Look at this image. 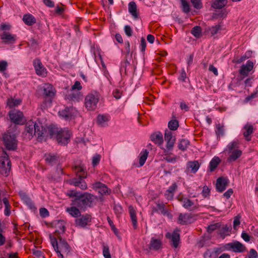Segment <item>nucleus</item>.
<instances>
[{"label":"nucleus","instance_id":"obj_37","mask_svg":"<svg viewBox=\"0 0 258 258\" xmlns=\"http://www.w3.org/2000/svg\"><path fill=\"white\" fill-rule=\"evenodd\" d=\"M43 94L46 96H52L54 94L53 86L49 84H45L43 87Z\"/></svg>","mask_w":258,"mask_h":258},{"label":"nucleus","instance_id":"obj_47","mask_svg":"<svg viewBox=\"0 0 258 258\" xmlns=\"http://www.w3.org/2000/svg\"><path fill=\"white\" fill-rule=\"evenodd\" d=\"M191 34L197 38H199L201 35V28L200 26L194 27L191 31Z\"/></svg>","mask_w":258,"mask_h":258},{"label":"nucleus","instance_id":"obj_36","mask_svg":"<svg viewBox=\"0 0 258 258\" xmlns=\"http://www.w3.org/2000/svg\"><path fill=\"white\" fill-rule=\"evenodd\" d=\"M149 152L147 150H142L139 155V167H141L143 166L145 164L148 156Z\"/></svg>","mask_w":258,"mask_h":258},{"label":"nucleus","instance_id":"obj_13","mask_svg":"<svg viewBox=\"0 0 258 258\" xmlns=\"http://www.w3.org/2000/svg\"><path fill=\"white\" fill-rule=\"evenodd\" d=\"M179 201L182 203V206L185 209L189 211H195L199 207L198 204H195L194 202L187 198H182Z\"/></svg>","mask_w":258,"mask_h":258},{"label":"nucleus","instance_id":"obj_42","mask_svg":"<svg viewBox=\"0 0 258 258\" xmlns=\"http://www.w3.org/2000/svg\"><path fill=\"white\" fill-rule=\"evenodd\" d=\"M189 145V142L187 140L181 139L178 144V147L179 149L184 151L186 149Z\"/></svg>","mask_w":258,"mask_h":258},{"label":"nucleus","instance_id":"obj_33","mask_svg":"<svg viewBox=\"0 0 258 258\" xmlns=\"http://www.w3.org/2000/svg\"><path fill=\"white\" fill-rule=\"evenodd\" d=\"M200 167V164L198 161H189L187 163V168L190 169L191 172L195 173Z\"/></svg>","mask_w":258,"mask_h":258},{"label":"nucleus","instance_id":"obj_35","mask_svg":"<svg viewBox=\"0 0 258 258\" xmlns=\"http://www.w3.org/2000/svg\"><path fill=\"white\" fill-rule=\"evenodd\" d=\"M72 206L70 208H68L67 211L72 216L74 217H78L80 216L81 213L79 210L80 209L78 206L75 205H72Z\"/></svg>","mask_w":258,"mask_h":258},{"label":"nucleus","instance_id":"obj_34","mask_svg":"<svg viewBox=\"0 0 258 258\" xmlns=\"http://www.w3.org/2000/svg\"><path fill=\"white\" fill-rule=\"evenodd\" d=\"M128 11L136 19L138 18V13L137 12V7L134 2H131L128 4Z\"/></svg>","mask_w":258,"mask_h":258},{"label":"nucleus","instance_id":"obj_41","mask_svg":"<svg viewBox=\"0 0 258 258\" xmlns=\"http://www.w3.org/2000/svg\"><path fill=\"white\" fill-rule=\"evenodd\" d=\"M164 160H166L167 162L169 163H175L177 161V157L175 155L171 157L169 152L164 153Z\"/></svg>","mask_w":258,"mask_h":258},{"label":"nucleus","instance_id":"obj_25","mask_svg":"<svg viewBox=\"0 0 258 258\" xmlns=\"http://www.w3.org/2000/svg\"><path fill=\"white\" fill-rule=\"evenodd\" d=\"M110 116L107 114H99L97 117V122L101 127H105L108 125V122L110 120Z\"/></svg>","mask_w":258,"mask_h":258},{"label":"nucleus","instance_id":"obj_17","mask_svg":"<svg viewBox=\"0 0 258 258\" xmlns=\"http://www.w3.org/2000/svg\"><path fill=\"white\" fill-rule=\"evenodd\" d=\"M166 237L171 239V245L175 248L178 246L180 240V235L177 231H174L172 234L167 233Z\"/></svg>","mask_w":258,"mask_h":258},{"label":"nucleus","instance_id":"obj_55","mask_svg":"<svg viewBox=\"0 0 258 258\" xmlns=\"http://www.w3.org/2000/svg\"><path fill=\"white\" fill-rule=\"evenodd\" d=\"M221 29V26L220 25H217L215 26L212 27L210 29V31L211 32V34L212 35H214L215 34H217L218 32Z\"/></svg>","mask_w":258,"mask_h":258},{"label":"nucleus","instance_id":"obj_24","mask_svg":"<svg viewBox=\"0 0 258 258\" xmlns=\"http://www.w3.org/2000/svg\"><path fill=\"white\" fill-rule=\"evenodd\" d=\"M46 134V129L44 128L40 122H36L34 135L37 136L38 138L41 139L45 136Z\"/></svg>","mask_w":258,"mask_h":258},{"label":"nucleus","instance_id":"obj_49","mask_svg":"<svg viewBox=\"0 0 258 258\" xmlns=\"http://www.w3.org/2000/svg\"><path fill=\"white\" fill-rule=\"evenodd\" d=\"M183 11L188 13L190 11V8L188 3L185 0H181Z\"/></svg>","mask_w":258,"mask_h":258},{"label":"nucleus","instance_id":"obj_60","mask_svg":"<svg viewBox=\"0 0 258 258\" xmlns=\"http://www.w3.org/2000/svg\"><path fill=\"white\" fill-rule=\"evenodd\" d=\"M228 12L226 10L223 9L220 12H217L215 15L218 18H225L226 17Z\"/></svg>","mask_w":258,"mask_h":258},{"label":"nucleus","instance_id":"obj_5","mask_svg":"<svg viewBox=\"0 0 258 258\" xmlns=\"http://www.w3.org/2000/svg\"><path fill=\"white\" fill-rule=\"evenodd\" d=\"M239 141H234L229 143L225 149L224 152H227L229 155L227 161L233 162L235 161L242 155V151L238 149Z\"/></svg>","mask_w":258,"mask_h":258},{"label":"nucleus","instance_id":"obj_45","mask_svg":"<svg viewBox=\"0 0 258 258\" xmlns=\"http://www.w3.org/2000/svg\"><path fill=\"white\" fill-rule=\"evenodd\" d=\"M3 201L5 206V215L7 216H9L11 214V205H10L9 201L7 198H4Z\"/></svg>","mask_w":258,"mask_h":258},{"label":"nucleus","instance_id":"obj_39","mask_svg":"<svg viewBox=\"0 0 258 258\" xmlns=\"http://www.w3.org/2000/svg\"><path fill=\"white\" fill-rule=\"evenodd\" d=\"M221 160L218 157H214L210 162L209 169L210 171H213L218 166Z\"/></svg>","mask_w":258,"mask_h":258},{"label":"nucleus","instance_id":"obj_23","mask_svg":"<svg viewBox=\"0 0 258 258\" xmlns=\"http://www.w3.org/2000/svg\"><path fill=\"white\" fill-rule=\"evenodd\" d=\"M151 140L159 146H162L163 143V135L160 132L153 133L150 136Z\"/></svg>","mask_w":258,"mask_h":258},{"label":"nucleus","instance_id":"obj_21","mask_svg":"<svg viewBox=\"0 0 258 258\" xmlns=\"http://www.w3.org/2000/svg\"><path fill=\"white\" fill-rule=\"evenodd\" d=\"M177 185L175 182L172 184L171 186L165 191L164 196L167 200H172L174 194L177 190Z\"/></svg>","mask_w":258,"mask_h":258},{"label":"nucleus","instance_id":"obj_10","mask_svg":"<svg viewBox=\"0 0 258 258\" xmlns=\"http://www.w3.org/2000/svg\"><path fill=\"white\" fill-rule=\"evenodd\" d=\"M9 116L11 121L16 124H22L25 121L23 113L20 110H11L9 113Z\"/></svg>","mask_w":258,"mask_h":258},{"label":"nucleus","instance_id":"obj_32","mask_svg":"<svg viewBox=\"0 0 258 258\" xmlns=\"http://www.w3.org/2000/svg\"><path fill=\"white\" fill-rule=\"evenodd\" d=\"M67 97L70 100L78 101L82 98V95L79 91L75 92L71 90L70 92L67 95Z\"/></svg>","mask_w":258,"mask_h":258},{"label":"nucleus","instance_id":"obj_22","mask_svg":"<svg viewBox=\"0 0 258 258\" xmlns=\"http://www.w3.org/2000/svg\"><path fill=\"white\" fill-rule=\"evenodd\" d=\"M228 180L224 177H219L217 179L216 182V189L219 192L223 191L228 185Z\"/></svg>","mask_w":258,"mask_h":258},{"label":"nucleus","instance_id":"obj_3","mask_svg":"<svg viewBox=\"0 0 258 258\" xmlns=\"http://www.w3.org/2000/svg\"><path fill=\"white\" fill-rule=\"evenodd\" d=\"M74 169L77 173L78 177L73 178L67 180V183L70 185L79 187L82 190L87 189L88 187L87 184L84 180L86 177V173L84 167L81 165L76 166L74 167Z\"/></svg>","mask_w":258,"mask_h":258},{"label":"nucleus","instance_id":"obj_12","mask_svg":"<svg viewBox=\"0 0 258 258\" xmlns=\"http://www.w3.org/2000/svg\"><path fill=\"white\" fill-rule=\"evenodd\" d=\"M77 113V110L73 107H66L63 110L58 112L59 115L67 120L72 119Z\"/></svg>","mask_w":258,"mask_h":258},{"label":"nucleus","instance_id":"obj_43","mask_svg":"<svg viewBox=\"0 0 258 258\" xmlns=\"http://www.w3.org/2000/svg\"><path fill=\"white\" fill-rule=\"evenodd\" d=\"M226 0H215L212 7L214 9H221L225 6Z\"/></svg>","mask_w":258,"mask_h":258},{"label":"nucleus","instance_id":"obj_59","mask_svg":"<svg viewBox=\"0 0 258 258\" xmlns=\"http://www.w3.org/2000/svg\"><path fill=\"white\" fill-rule=\"evenodd\" d=\"M8 67V62L6 60H0V72L6 71Z\"/></svg>","mask_w":258,"mask_h":258},{"label":"nucleus","instance_id":"obj_61","mask_svg":"<svg viewBox=\"0 0 258 258\" xmlns=\"http://www.w3.org/2000/svg\"><path fill=\"white\" fill-rule=\"evenodd\" d=\"M48 134H49V135L51 138L53 136H54V135H57V133L59 132V131H58V130L57 128H54V127H49L48 128Z\"/></svg>","mask_w":258,"mask_h":258},{"label":"nucleus","instance_id":"obj_11","mask_svg":"<svg viewBox=\"0 0 258 258\" xmlns=\"http://www.w3.org/2000/svg\"><path fill=\"white\" fill-rule=\"evenodd\" d=\"M33 65L37 75L41 77H45L47 75V70L42 63L39 58H35L33 60Z\"/></svg>","mask_w":258,"mask_h":258},{"label":"nucleus","instance_id":"obj_1","mask_svg":"<svg viewBox=\"0 0 258 258\" xmlns=\"http://www.w3.org/2000/svg\"><path fill=\"white\" fill-rule=\"evenodd\" d=\"M66 195L72 200L71 205H75L80 209H85L87 207H91L94 202L95 197L88 192L82 194L75 190H71L66 193Z\"/></svg>","mask_w":258,"mask_h":258},{"label":"nucleus","instance_id":"obj_9","mask_svg":"<svg viewBox=\"0 0 258 258\" xmlns=\"http://www.w3.org/2000/svg\"><path fill=\"white\" fill-rule=\"evenodd\" d=\"M72 135V132L69 130L61 129L57 133L56 140L61 145H66L70 142Z\"/></svg>","mask_w":258,"mask_h":258},{"label":"nucleus","instance_id":"obj_57","mask_svg":"<svg viewBox=\"0 0 258 258\" xmlns=\"http://www.w3.org/2000/svg\"><path fill=\"white\" fill-rule=\"evenodd\" d=\"M101 159V156L99 154L95 155L92 159V165L93 166L99 164Z\"/></svg>","mask_w":258,"mask_h":258},{"label":"nucleus","instance_id":"obj_31","mask_svg":"<svg viewBox=\"0 0 258 258\" xmlns=\"http://www.w3.org/2000/svg\"><path fill=\"white\" fill-rule=\"evenodd\" d=\"M23 21L26 25L28 26H32L36 22L35 17L30 14L24 15L23 17Z\"/></svg>","mask_w":258,"mask_h":258},{"label":"nucleus","instance_id":"obj_15","mask_svg":"<svg viewBox=\"0 0 258 258\" xmlns=\"http://www.w3.org/2000/svg\"><path fill=\"white\" fill-rule=\"evenodd\" d=\"M91 221V216L88 214H85L83 215L80 218H77L75 222L77 226L84 228L90 224Z\"/></svg>","mask_w":258,"mask_h":258},{"label":"nucleus","instance_id":"obj_52","mask_svg":"<svg viewBox=\"0 0 258 258\" xmlns=\"http://www.w3.org/2000/svg\"><path fill=\"white\" fill-rule=\"evenodd\" d=\"M103 254L105 258H111L109 247L107 245L103 246Z\"/></svg>","mask_w":258,"mask_h":258},{"label":"nucleus","instance_id":"obj_62","mask_svg":"<svg viewBox=\"0 0 258 258\" xmlns=\"http://www.w3.org/2000/svg\"><path fill=\"white\" fill-rule=\"evenodd\" d=\"M124 32L125 34L128 37H131L132 35L133 30L129 25H125L124 26Z\"/></svg>","mask_w":258,"mask_h":258},{"label":"nucleus","instance_id":"obj_40","mask_svg":"<svg viewBox=\"0 0 258 258\" xmlns=\"http://www.w3.org/2000/svg\"><path fill=\"white\" fill-rule=\"evenodd\" d=\"M21 102L22 100L20 99H14L13 98H11L8 100L7 105L10 108H13L20 105Z\"/></svg>","mask_w":258,"mask_h":258},{"label":"nucleus","instance_id":"obj_7","mask_svg":"<svg viewBox=\"0 0 258 258\" xmlns=\"http://www.w3.org/2000/svg\"><path fill=\"white\" fill-rule=\"evenodd\" d=\"M11 163L8 156L5 154L4 156L0 157V174L7 177L11 171Z\"/></svg>","mask_w":258,"mask_h":258},{"label":"nucleus","instance_id":"obj_2","mask_svg":"<svg viewBox=\"0 0 258 258\" xmlns=\"http://www.w3.org/2000/svg\"><path fill=\"white\" fill-rule=\"evenodd\" d=\"M49 238L52 246L59 258H64V255L67 256L70 253L71 247L66 240L58 237L59 241H57L56 238L51 234H49Z\"/></svg>","mask_w":258,"mask_h":258},{"label":"nucleus","instance_id":"obj_63","mask_svg":"<svg viewBox=\"0 0 258 258\" xmlns=\"http://www.w3.org/2000/svg\"><path fill=\"white\" fill-rule=\"evenodd\" d=\"M40 215L42 217H46L49 215L48 210L44 208H41L39 211Z\"/></svg>","mask_w":258,"mask_h":258},{"label":"nucleus","instance_id":"obj_19","mask_svg":"<svg viewBox=\"0 0 258 258\" xmlns=\"http://www.w3.org/2000/svg\"><path fill=\"white\" fill-rule=\"evenodd\" d=\"M36 124V122L32 120H30L26 123L25 132L26 133V135L28 134L29 139L32 138L34 135Z\"/></svg>","mask_w":258,"mask_h":258},{"label":"nucleus","instance_id":"obj_48","mask_svg":"<svg viewBox=\"0 0 258 258\" xmlns=\"http://www.w3.org/2000/svg\"><path fill=\"white\" fill-rule=\"evenodd\" d=\"M222 251V249L221 248H215L213 251H210L209 250L206 251L205 252L206 256L208 255L209 254L210 255H214L213 257L210 258H216L218 254L221 253Z\"/></svg>","mask_w":258,"mask_h":258},{"label":"nucleus","instance_id":"obj_27","mask_svg":"<svg viewBox=\"0 0 258 258\" xmlns=\"http://www.w3.org/2000/svg\"><path fill=\"white\" fill-rule=\"evenodd\" d=\"M161 245L162 242L161 240L152 237L151 239L149 248L151 250H157L161 248Z\"/></svg>","mask_w":258,"mask_h":258},{"label":"nucleus","instance_id":"obj_56","mask_svg":"<svg viewBox=\"0 0 258 258\" xmlns=\"http://www.w3.org/2000/svg\"><path fill=\"white\" fill-rule=\"evenodd\" d=\"M157 210L160 211L163 214H165L167 212L165 209V205L164 204L158 203L157 204Z\"/></svg>","mask_w":258,"mask_h":258},{"label":"nucleus","instance_id":"obj_26","mask_svg":"<svg viewBox=\"0 0 258 258\" xmlns=\"http://www.w3.org/2000/svg\"><path fill=\"white\" fill-rule=\"evenodd\" d=\"M243 136L245 138V139L247 141L251 140V135L253 132V126L249 123H246L243 127Z\"/></svg>","mask_w":258,"mask_h":258},{"label":"nucleus","instance_id":"obj_50","mask_svg":"<svg viewBox=\"0 0 258 258\" xmlns=\"http://www.w3.org/2000/svg\"><path fill=\"white\" fill-rule=\"evenodd\" d=\"M220 226V225L218 223H216L213 224H211L207 227V231L211 233L216 229L219 228Z\"/></svg>","mask_w":258,"mask_h":258},{"label":"nucleus","instance_id":"obj_51","mask_svg":"<svg viewBox=\"0 0 258 258\" xmlns=\"http://www.w3.org/2000/svg\"><path fill=\"white\" fill-rule=\"evenodd\" d=\"M82 88V85L81 84V83L78 81H76L74 84L72 86L71 89L72 91H75L77 90L79 92L80 90H81Z\"/></svg>","mask_w":258,"mask_h":258},{"label":"nucleus","instance_id":"obj_29","mask_svg":"<svg viewBox=\"0 0 258 258\" xmlns=\"http://www.w3.org/2000/svg\"><path fill=\"white\" fill-rule=\"evenodd\" d=\"M128 211L134 228L136 229L138 225L136 211L132 206L128 207Z\"/></svg>","mask_w":258,"mask_h":258},{"label":"nucleus","instance_id":"obj_54","mask_svg":"<svg viewBox=\"0 0 258 258\" xmlns=\"http://www.w3.org/2000/svg\"><path fill=\"white\" fill-rule=\"evenodd\" d=\"M57 159V157L56 155L49 154L46 157V161L49 163H52L55 162Z\"/></svg>","mask_w":258,"mask_h":258},{"label":"nucleus","instance_id":"obj_20","mask_svg":"<svg viewBox=\"0 0 258 258\" xmlns=\"http://www.w3.org/2000/svg\"><path fill=\"white\" fill-rule=\"evenodd\" d=\"M192 215L190 213H180L179 215L177 222L181 225H186L191 222Z\"/></svg>","mask_w":258,"mask_h":258},{"label":"nucleus","instance_id":"obj_64","mask_svg":"<svg viewBox=\"0 0 258 258\" xmlns=\"http://www.w3.org/2000/svg\"><path fill=\"white\" fill-rule=\"evenodd\" d=\"M248 258H258L257 253L254 249H251L249 251Z\"/></svg>","mask_w":258,"mask_h":258},{"label":"nucleus","instance_id":"obj_44","mask_svg":"<svg viewBox=\"0 0 258 258\" xmlns=\"http://www.w3.org/2000/svg\"><path fill=\"white\" fill-rule=\"evenodd\" d=\"M168 126L170 130L176 131L179 126V122L177 119H172L169 121Z\"/></svg>","mask_w":258,"mask_h":258},{"label":"nucleus","instance_id":"obj_6","mask_svg":"<svg viewBox=\"0 0 258 258\" xmlns=\"http://www.w3.org/2000/svg\"><path fill=\"white\" fill-rule=\"evenodd\" d=\"M99 100V94L96 91H92L85 97V104L88 110H94L97 108Z\"/></svg>","mask_w":258,"mask_h":258},{"label":"nucleus","instance_id":"obj_8","mask_svg":"<svg viewBox=\"0 0 258 258\" xmlns=\"http://www.w3.org/2000/svg\"><path fill=\"white\" fill-rule=\"evenodd\" d=\"M164 139L166 142V148L162 149L164 153H167L173 150L176 139L170 131L166 130L164 134Z\"/></svg>","mask_w":258,"mask_h":258},{"label":"nucleus","instance_id":"obj_14","mask_svg":"<svg viewBox=\"0 0 258 258\" xmlns=\"http://www.w3.org/2000/svg\"><path fill=\"white\" fill-rule=\"evenodd\" d=\"M228 248L231 249L234 252H243L246 251V247L238 241L227 244Z\"/></svg>","mask_w":258,"mask_h":258},{"label":"nucleus","instance_id":"obj_58","mask_svg":"<svg viewBox=\"0 0 258 258\" xmlns=\"http://www.w3.org/2000/svg\"><path fill=\"white\" fill-rule=\"evenodd\" d=\"M114 211L117 216H119L123 212L122 208L119 205H115L114 207Z\"/></svg>","mask_w":258,"mask_h":258},{"label":"nucleus","instance_id":"obj_4","mask_svg":"<svg viewBox=\"0 0 258 258\" xmlns=\"http://www.w3.org/2000/svg\"><path fill=\"white\" fill-rule=\"evenodd\" d=\"M16 128L15 125L14 128H9L3 136V143L7 150H15L17 148Z\"/></svg>","mask_w":258,"mask_h":258},{"label":"nucleus","instance_id":"obj_53","mask_svg":"<svg viewBox=\"0 0 258 258\" xmlns=\"http://www.w3.org/2000/svg\"><path fill=\"white\" fill-rule=\"evenodd\" d=\"M191 3L193 5L194 8L197 9H200L202 7L201 0H191Z\"/></svg>","mask_w":258,"mask_h":258},{"label":"nucleus","instance_id":"obj_16","mask_svg":"<svg viewBox=\"0 0 258 258\" xmlns=\"http://www.w3.org/2000/svg\"><path fill=\"white\" fill-rule=\"evenodd\" d=\"M2 42L5 44H14L16 41V35L9 32H5L0 35Z\"/></svg>","mask_w":258,"mask_h":258},{"label":"nucleus","instance_id":"obj_38","mask_svg":"<svg viewBox=\"0 0 258 258\" xmlns=\"http://www.w3.org/2000/svg\"><path fill=\"white\" fill-rule=\"evenodd\" d=\"M21 198L24 203H25L30 209H35L32 201L27 195L23 194L21 195Z\"/></svg>","mask_w":258,"mask_h":258},{"label":"nucleus","instance_id":"obj_30","mask_svg":"<svg viewBox=\"0 0 258 258\" xmlns=\"http://www.w3.org/2000/svg\"><path fill=\"white\" fill-rule=\"evenodd\" d=\"M66 230V227L63 221H59L56 225V229L55 231V235L58 238L60 237L59 235L63 234Z\"/></svg>","mask_w":258,"mask_h":258},{"label":"nucleus","instance_id":"obj_18","mask_svg":"<svg viewBox=\"0 0 258 258\" xmlns=\"http://www.w3.org/2000/svg\"><path fill=\"white\" fill-rule=\"evenodd\" d=\"M253 63L251 60H248L245 64L241 66L239 70V74L243 77H246L248 75L249 73L253 68Z\"/></svg>","mask_w":258,"mask_h":258},{"label":"nucleus","instance_id":"obj_28","mask_svg":"<svg viewBox=\"0 0 258 258\" xmlns=\"http://www.w3.org/2000/svg\"><path fill=\"white\" fill-rule=\"evenodd\" d=\"M93 187L98 189V192L102 195L108 194L107 186L100 182H97L93 184Z\"/></svg>","mask_w":258,"mask_h":258},{"label":"nucleus","instance_id":"obj_46","mask_svg":"<svg viewBox=\"0 0 258 258\" xmlns=\"http://www.w3.org/2000/svg\"><path fill=\"white\" fill-rule=\"evenodd\" d=\"M215 132L216 135L219 137L223 136L224 134V125L220 123L217 124L216 125Z\"/></svg>","mask_w":258,"mask_h":258}]
</instances>
